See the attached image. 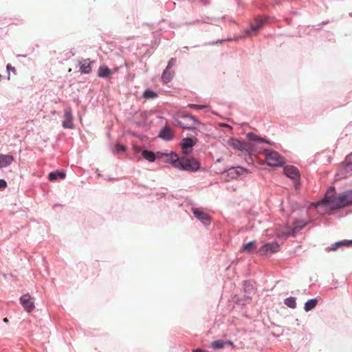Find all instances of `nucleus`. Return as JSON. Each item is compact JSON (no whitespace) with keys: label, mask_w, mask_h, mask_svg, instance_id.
<instances>
[{"label":"nucleus","mask_w":352,"mask_h":352,"mask_svg":"<svg viewBox=\"0 0 352 352\" xmlns=\"http://www.w3.org/2000/svg\"><path fill=\"white\" fill-rule=\"evenodd\" d=\"M352 204V190H347L336 195L335 188L330 186L322 199L316 204V206L325 205L336 210Z\"/></svg>","instance_id":"f257e3e1"},{"label":"nucleus","mask_w":352,"mask_h":352,"mask_svg":"<svg viewBox=\"0 0 352 352\" xmlns=\"http://www.w3.org/2000/svg\"><path fill=\"white\" fill-rule=\"evenodd\" d=\"M168 157V162L175 168L184 171L195 173L200 168V163L195 158L179 157L175 153L165 154Z\"/></svg>","instance_id":"f03ea898"},{"label":"nucleus","mask_w":352,"mask_h":352,"mask_svg":"<svg viewBox=\"0 0 352 352\" xmlns=\"http://www.w3.org/2000/svg\"><path fill=\"white\" fill-rule=\"evenodd\" d=\"M307 223L305 221H296L294 226L292 228L285 226L283 228L276 229V237L280 239H285L290 236H295V234L299 232L302 228L306 226Z\"/></svg>","instance_id":"7ed1b4c3"},{"label":"nucleus","mask_w":352,"mask_h":352,"mask_svg":"<svg viewBox=\"0 0 352 352\" xmlns=\"http://www.w3.org/2000/svg\"><path fill=\"white\" fill-rule=\"evenodd\" d=\"M266 18L263 16H256L253 23H251L249 29L245 30L243 34L239 36L234 37V38H228V41H237L239 38L244 37H250L256 35V33L265 25Z\"/></svg>","instance_id":"20e7f679"},{"label":"nucleus","mask_w":352,"mask_h":352,"mask_svg":"<svg viewBox=\"0 0 352 352\" xmlns=\"http://www.w3.org/2000/svg\"><path fill=\"white\" fill-rule=\"evenodd\" d=\"M267 165L270 166H282L284 164L283 158L274 151L264 149L263 151Z\"/></svg>","instance_id":"39448f33"},{"label":"nucleus","mask_w":352,"mask_h":352,"mask_svg":"<svg viewBox=\"0 0 352 352\" xmlns=\"http://www.w3.org/2000/svg\"><path fill=\"white\" fill-rule=\"evenodd\" d=\"M280 245L276 242L267 243L262 245L258 252L262 256H270L279 250Z\"/></svg>","instance_id":"423d86ee"},{"label":"nucleus","mask_w":352,"mask_h":352,"mask_svg":"<svg viewBox=\"0 0 352 352\" xmlns=\"http://www.w3.org/2000/svg\"><path fill=\"white\" fill-rule=\"evenodd\" d=\"M64 118L65 120L63 121V126L65 129H74V125L73 123L74 117L72 115V109L70 107H66L64 110Z\"/></svg>","instance_id":"0eeeda50"},{"label":"nucleus","mask_w":352,"mask_h":352,"mask_svg":"<svg viewBox=\"0 0 352 352\" xmlns=\"http://www.w3.org/2000/svg\"><path fill=\"white\" fill-rule=\"evenodd\" d=\"M20 302L28 312L32 311L34 308V302L29 294L21 296Z\"/></svg>","instance_id":"6e6552de"},{"label":"nucleus","mask_w":352,"mask_h":352,"mask_svg":"<svg viewBox=\"0 0 352 352\" xmlns=\"http://www.w3.org/2000/svg\"><path fill=\"white\" fill-rule=\"evenodd\" d=\"M342 175L344 177H348L352 175V153L349 154L345 158Z\"/></svg>","instance_id":"1a4fd4ad"},{"label":"nucleus","mask_w":352,"mask_h":352,"mask_svg":"<svg viewBox=\"0 0 352 352\" xmlns=\"http://www.w3.org/2000/svg\"><path fill=\"white\" fill-rule=\"evenodd\" d=\"M285 175L291 178L294 182L299 180L300 175L298 169L293 166H287L284 168Z\"/></svg>","instance_id":"9d476101"},{"label":"nucleus","mask_w":352,"mask_h":352,"mask_svg":"<svg viewBox=\"0 0 352 352\" xmlns=\"http://www.w3.org/2000/svg\"><path fill=\"white\" fill-rule=\"evenodd\" d=\"M195 141L190 138H186L182 139L180 142V146L184 151V153L187 154L191 151L192 147L195 145Z\"/></svg>","instance_id":"9b49d317"},{"label":"nucleus","mask_w":352,"mask_h":352,"mask_svg":"<svg viewBox=\"0 0 352 352\" xmlns=\"http://www.w3.org/2000/svg\"><path fill=\"white\" fill-rule=\"evenodd\" d=\"M192 212L195 217L204 224L206 225L210 221V216L202 210L198 208H192Z\"/></svg>","instance_id":"f8f14e48"},{"label":"nucleus","mask_w":352,"mask_h":352,"mask_svg":"<svg viewBox=\"0 0 352 352\" xmlns=\"http://www.w3.org/2000/svg\"><path fill=\"white\" fill-rule=\"evenodd\" d=\"M352 245V240H342L333 243L331 246L327 248V251H336L340 248L347 247Z\"/></svg>","instance_id":"ddd939ff"},{"label":"nucleus","mask_w":352,"mask_h":352,"mask_svg":"<svg viewBox=\"0 0 352 352\" xmlns=\"http://www.w3.org/2000/svg\"><path fill=\"white\" fill-rule=\"evenodd\" d=\"M14 161V157L10 155L0 154V168L9 166Z\"/></svg>","instance_id":"4468645a"},{"label":"nucleus","mask_w":352,"mask_h":352,"mask_svg":"<svg viewBox=\"0 0 352 352\" xmlns=\"http://www.w3.org/2000/svg\"><path fill=\"white\" fill-rule=\"evenodd\" d=\"M229 144L232 148L237 149L239 151H243L246 150L245 144L243 142H242L238 139H235V138L230 139L229 141Z\"/></svg>","instance_id":"2eb2a0df"},{"label":"nucleus","mask_w":352,"mask_h":352,"mask_svg":"<svg viewBox=\"0 0 352 352\" xmlns=\"http://www.w3.org/2000/svg\"><path fill=\"white\" fill-rule=\"evenodd\" d=\"M158 136L166 141H170L173 138L170 129L167 126L164 127L160 131Z\"/></svg>","instance_id":"dca6fc26"},{"label":"nucleus","mask_w":352,"mask_h":352,"mask_svg":"<svg viewBox=\"0 0 352 352\" xmlns=\"http://www.w3.org/2000/svg\"><path fill=\"white\" fill-rule=\"evenodd\" d=\"M226 344L233 346V343L230 340H217L213 341L210 346L214 349H223Z\"/></svg>","instance_id":"f3484780"},{"label":"nucleus","mask_w":352,"mask_h":352,"mask_svg":"<svg viewBox=\"0 0 352 352\" xmlns=\"http://www.w3.org/2000/svg\"><path fill=\"white\" fill-rule=\"evenodd\" d=\"M80 70L81 73L89 74L91 72V61L89 59H84L80 62Z\"/></svg>","instance_id":"a211bd4d"},{"label":"nucleus","mask_w":352,"mask_h":352,"mask_svg":"<svg viewBox=\"0 0 352 352\" xmlns=\"http://www.w3.org/2000/svg\"><path fill=\"white\" fill-rule=\"evenodd\" d=\"M244 171L245 169L241 167H232L228 170V175L234 179L241 175Z\"/></svg>","instance_id":"6ab92c4d"},{"label":"nucleus","mask_w":352,"mask_h":352,"mask_svg":"<svg viewBox=\"0 0 352 352\" xmlns=\"http://www.w3.org/2000/svg\"><path fill=\"white\" fill-rule=\"evenodd\" d=\"M247 138L250 141H254V142H265V143H267L270 145H273L274 143L267 140H265L264 138H261V137H259L256 135H255L254 133L252 132H249L247 133Z\"/></svg>","instance_id":"aec40b11"},{"label":"nucleus","mask_w":352,"mask_h":352,"mask_svg":"<svg viewBox=\"0 0 352 352\" xmlns=\"http://www.w3.org/2000/svg\"><path fill=\"white\" fill-rule=\"evenodd\" d=\"M174 76V72L172 69L166 68L162 75V80L164 83L170 82Z\"/></svg>","instance_id":"412c9836"},{"label":"nucleus","mask_w":352,"mask_h":352,"mask_svg":"<svg viewBox=\"0 0 352 352\" xmlns=\"http://www.w3.org/2000/svg\"><path fill=\"white\" fill-rule=\"evenodd\" d=\"M318 303L317 298H311L307 300L304 305V309L305 311H309L316 307Z\"/></svg>","instance_id":"4be33fe9"},{"label":"nucleus","mask_w":352,"mask_h":352,"mask_svg":"<svg viewBox=\"0 0 352 352\" xmlns=\"http://www.w3.org/2000/svg\"><path fill=\"white\" fill-rule=\"evenodd\" d=\"M65 177H66V175L64 172L55 171V172H52L49 174L48 179L50 181H54V180L57 179L58 178L65 179Z\"/></svg>","instance_id":"5701e85b"},{"label":"nucleus","mask_w":352,"mask_h":352,"mask_svg":"<svg viewBox=\"0 0 352 352\" xmlns=\"http://www.w3.org/2000/svg\"><path fill=\"white\" fill-rule=\"evenodd\" d=\"M142 155L144 159L150 162H153L156 159L155 154L153 151L148 150L142 151Z\"/></svg>","instance_id":"b1692460"},{"label":"nucleus","mask_w":352,"mask_h":352,"mask_svg":"<svg viewBox=\"0 0 352 352\" xmlns=\"http://www.w3.org/2000/svg\"><path fill=\"white\" fill-rule=\"evenodd\" d=\"M250 296L249 295H244L243 298H240L239 296L235 295L233 297V301L240 305H245L250 302Z\"/></svg>","instance_id":"393cba45"},{"label":"nucleus","mask_w":352,"mask_h":352,"mask_svg":"<svg viewBox=\"0 0 352 352\" xmlns=\"http://www.w3.org/2000/svg\"><path fill=\"white\" fill-rule=\"evenodd\" d=\"M256 248L255 241H250L246 244H244L242 247L241 250L247 252H252Z\"/></svg>","instance_id":"a878e982"},{"label":"nucleus","mask_w":352,"mask_h":352,"mask_svg":"<svg viewBox=\"0 0 352 352\" xmlns=\"http://www.w3.org/2000/svg\"><path fill=\"white\" fill-rule=\"evenodd\" d=\"M284 303L288 307L295 309L296 307V298L290 296L284 300Z\"/></svg>","instance_id":"bb28decb"},{"label":"nucleus","mask_w":352,"mask_h":352,"mask_svg":"<svg viewBox=\"0 0 352 352\" xmlns=\"http://www.w3.org/2000/svg\"><path fill=\"white\" fill-rule=\"evenodd\" d=\"M157 96V92L149 89H146L143 94V97L146 99H153L156 98Z\"/></svg>","instance_id":"cd10ccee"},{"label":"nucleus","mask_w":352,"mask_h":352,"mask_svg":"<svg viewBox=\"0 0 352 352\" xmlns=\"http://www.w3.org/2000/svg\"><path fill=\"white\" fill-rule=\"evenodd\" d=\"M110 74V69L108 67H100L98 76L100 77H107Z\"/></svg>","instance_id":"c85d7f7f"},{"label":"nucleus","mask_w":352,"mask_h":352,"mask_svg":"<svg viewBox=\"0 0 352 352\" xmlns=\"http://www.w3.org/2000/svg\"><path fill=\"white\" fill-rule=\"evenodd\" d=\"M188 106L190 108H193L197 110H201V109H206L208 107L207 105H199V104H190Z\"/></svg>","instance_id":"c756f323"},{"label":"nucleus","mask_w":352,"mask_h":352,"mask_svg":"<svg viewBox=\"0 0 352 352\" xmlns=\"http://www.w3.org/2000/svg\"><path fill=\"white\" fill-rule=\"evenodd\" d=\"M126 150V147L124 145L116 144L115 146V151L116 153L124 152Z\"/></svg>","instance_id":"7c9ffc66"},{"label":"nucleus","mask_w":352,"mask_h":352,"mask_svg":"<svg viewBox=\"0 0 352 352\" xmlns=\"http://www.w3.org/2000/svg\"><path fill=\"white\" fill-rule=\"evenodd\" d=\"M175 63H176V59L174 58H170L166 68L172 69V67L175 65Z\"/></svg>","instance_id":"2f4dec72"},{"label":"nucleus","mask_w":352,"mask_h":352,"mask_svg":"<svg viewBox=\"0 0 352 352\" xmlns=\"http://www.w3.org/2000/svg\"><path fill=\"white\" fill-rule=\"evenodd\" d=\"M179 124L184 129H188V130H193V129H196V126H186V125H183L180 122L179 123Z\"/></svg>","instance_id":"473e14b6"},{"label":"nucleus","mask_w":352,"mask_h":352,"mask_svg":"<svg viewBox=\"0 0 352 352\" xmlns=\"http://www.w3.org/2000/svg\"><path fill=\"white\" fill-rule=\"evenodd\" d=\"M7 186V183L4 179H0V189L5 188Z\"/></svg>","instance_id":"72a5a7b5"},{"label":"nucleus","mask_w":352,"mask_h":352,"mask_svg":"<svg viewBox=\"0 0 352 352\" xmlns=\"http://www.w3.org/2000/svg\"><path fill=\"white\" fill-rule=\"evenodd\" d=\"M189 119L192 120L196 124H200V122L193 116H189Z\"/></svg>","instance_id":"f704fd0d"},{"label":"nucleus","mask_w":352,"mask_h":352,"mask_svg":"<svg viewBox=\"0 0 352 352\" xmlns=\"http://www.w3.org/2000/svg\"><path fill=\"white\" fill-rule=\"evenodd\" d=\"M6 69L8 72H10V71H12L14 72L16 71L15 68L14 67H12L10 64L7 65Z\"/></svg>","instance_id":"c9c22d12"},{"label":"nucleus","mask_w":352,"mask_h":352,"mask_svg":"<svg viewBox=\"0 0 352 352\" xmlns=\"http://www.w3.org/2000/svg\"><path fill=\"white\" fill-rule=\"evenodd\" d=\"M3 278L6 280H8L9 278H12L16 279V278L12 274H3Z\"/></svg>","instance_id":"e433bc0d"},{"label":"nucleus","mask_w":352,"mask_h":352,"mask_svg":"<svg viewBox=\"0 0 352 352\" xmlns=\"http://www.w3.org/2000/svg\"><path fill=\"white\" fill-rule=\"evenodd\" d=\"M189 116H191V115L190 114H188V113H184L182 116V118H188L189 119Z\"/></svg>","instance_id":"4c0bfd02"},{"label":"nucleus","mask_w":352,"mask_h":352,"mask_svg":"<svg viewBox=\"0 0 352 352\" xmlns=\"http://www.w3.org/2000/svg\"><path fill=\"white\" fill-rule=\"evenodd\" d=\"M4 321H5V322H7V321H8V319H7V318H5V319H4Z\"/></svg>","instance_id":"58836bf2"}]
</instances>
